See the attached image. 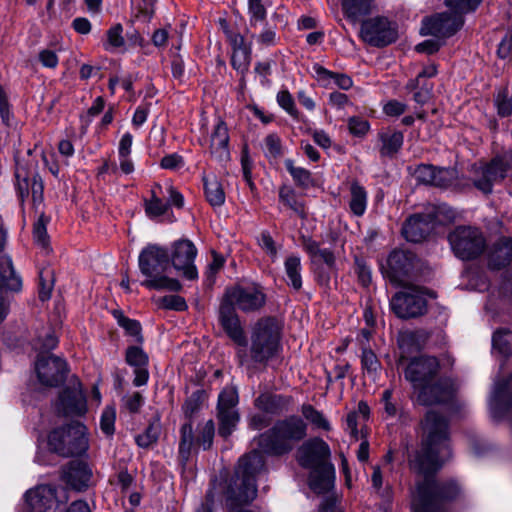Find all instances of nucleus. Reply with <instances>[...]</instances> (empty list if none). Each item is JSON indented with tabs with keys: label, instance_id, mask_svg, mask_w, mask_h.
Masks as SVG:
<instances>
[{
	"label": "nucleus",
	"instance_id": "f257e3e1",
	"mask_svg": "<svg viewBox=\"0 0 512 512\" xmlns=\"http://www.w3.org/2000/svg\"><path fill=\"white\" fill-rule=\"evenodd\" d=\"M422 428L421 448L408 459L412 470L424 476L417 485L415 512H445L444 500H453L459 494L455 483H437L433 476L442 467L441 453L448 449V419L435 410H429L420 422Z\"/></svg>",
	"mask_w": 512,
	"mask_h": 512
},
{
	"label": "nucleus",
	"instance_id": "f03ea898",
	"mask_svg": "<svg viewBox=\"0 0 512 512\" xmlns=\"http://www.w3.org/2000/svg\"><path fill=\"white\" fill-rule=\"evenodd\" d=\"M281 326L273 316L259 318L251 328L250 345L238 350L237 357L241 366L267 364L279 355L281 350Z\"/></svg>",
	"mask_w": 512,
	"mask_h": 512
},
{
	"label": "nucleus",
	"instance_id": "7ed1b4c3",
	"mask_svg": "<svg viewBox=\"0 0 512 512\" xmlns=\"http://www.w3.org/2000/svg\"><path fill=\"white\" fill-rule=\"evenodd\" d=\"M264 466V457L258 450H253L239 459L226 492L227 505L231 509L248 504L256 498V476Z\"/></svg>",
	"mask_w": 512,
	"mask_h": 512
},
{
	"label": "nucleus",
	"instance_id": "20e7f679",
	"mask_svg": "<svg viewBox=\"0 0 512 512\" xmlns=\"http://www.w3.org/2000/svg\"><path fill=\"white\" fill-rule=\"evenodd\" d=\"M307 436V424L296 415L277 420L257 438L258 447L270 456L289 454Z\"/></svg>",
	"mask_w": 512,
	"mask_h": 512
},
{
	"label": "nucleus",
	"instance_id": "39448f33",
	"mask_svg": "<svg viewBox=\"0 0 512 512\" xmlns=\"http://www.w3.org/2000/svg\"><path fill=\"white\" fill-rule=\"evenodd\" d=\"M139 269L146 277L142 285L154 290L178 292L182 285L177 279L170 278L166 272L170 269V257L167 249L156 244L146 246L139 254Z\"/></svg>",
	"mask_w": 512,
	"mask_h": 512
},
{
	"label": "nucleus",
	"instance_id": "423d86ee",
	"mask_svg": "<svg viewBox=\"0 0 512 512\" xmlns=\"http://www.w3.org/2000/svg\"><path fill=\"white\" fill-rule=\"evenodd\" d=\"M50 452L69 458L82 456L89 448L87 428L79 421H71L53 429L47 438Z\"/></svg>",
	"mask_w": 512,
	"mask_h": 512
},
{
	"label": "nucleus",
	"instance_id": "0eeeda50",
	"mask_svg": "<svg viewBox=\"0 0 512 512\" xmlns=\"http://www.w3.org/2000/svg\"><path fill=\"white\" fill-rule=\"evenodd\" d=\"M447 238L454 255L463 261L477 259L486 248L485 236L476 227L457 226L449 232Z\"/></svg>",
	"mask_w": 512,
	"mask_h": 512
},
{
	"label": "nucleus",
	"instance_id": "6e6552de",
	"mask_svg": "<svg viewBox=\"0 0 512 512\" xmlns=\"http://www.w3.org/2000/svg\"><path fill=\"white\" fill-rule=\"evenodd\" d=\"M29 512H64L67 490L52 484H40L25 493Z\"/></svg>",
	"mask_w": 512,
	"mask_h": 512
},
{
	"label": "nucleus",
	"instance_id": "1a4fd4ad",
	"mask_svg": "<svg viewBox=\"0 0 512 512\" xmlns=\"http://www.w3.org/2000/svg\"><path fill=\"white\" fill-rule=\"evenodd\" d=\"M444 207L432 206L423 213H416L407 218L402 226V235L413 243L422 242L435 229L436 225L442 224L441 217Z\"/></svg>",
	"mask_w": 512,
	"mask_h": 512
},
{
	"label": "nucleus",
	"instance_id": "9d476101",
	"mask_svg": "<svg viewBox=\"0 0 512 512\" xmlns=\"http://www.w3.org/2000/svg\"><path fill=\"white\" fill-rule=\"evenodd\" d=\"M417 257L414 253L394 249L387 257L386 265L382 266L383 275L396 286L408 287L415 276Z\"/></svg>",
	"mask_w": 512,
	"mask_h": 512
},
{
	"label": "nucleus",
	"instance_id": "9b49d317",
	"mask_svg": "<svg viewBox=\"0 0 512 512\" xmlns=\"http://www.w3.org/2000/svg\"><path fill=\"white\" fill-rule=\"evenodd\" d=\"M511 168V161L504 156H496L479 166L474 164L472 166L474 174L472 183L476 189L484 194H491L493 185L502 182Z\"/></svg>",
	"mask_w": 512,
	"mask_h": 512
},
{
	"label": "nucleus",
	"instance_id": "f8f14e48",
	"mask_svg": "<svg viewBox=\"0 0 512 512\" xmlns=\"http://www.w3.org/2000/svg\"><path fill=\"white\" fill-rule=\"evenodd\" d=\"M407 291L397 292L390 301L392 311L398 318L411 319L427 312V300L418 286L408 284Z\"/></svg>",
	"mask_w": 512,
	"mask_h": 512
},
{
	"label": "nucleus",
	"instance_id": "ddd939ff",
	"mask_svg": "<svg viewBox=\"0 0 512 512\" xmlns=\"http://www.w3.org/2000/svg\"><path fill=\"white\" fill-rule=\"evenodd\" d=\"M222 300L245 313L257 312L266 304V294L258 285H235L227 288Z\"/></svg>",
	"mask_w": 512,
	"mask_h": 512
},
{
	"label": "nucleus",
	"instance_id": "4468645a",
	"mask_svg": "<svg viewBox=\"0 0 512 512\" xmlns=\"http://www.w3.org/2000/svg\"><path fill=\"white\" fill-rule=\"evenodd\" d=\"M35 371L39 382L47 387H58L63 384L69 372L66 361L53 354H38Z\"/></svg>",
	"mask_w": 512,
	"mask_h": 512
},
{
	"label": "nucleus",
	"instance_id": "2eb2a0df",
	"mask_svg": "<svg viewBox=\"0 0 512 512\" xmlns=\"http://www.w3.org/2000/svg\"><path fill=\"white\" fill-rule=\"evenodd\" d=\"M416 401L422 406H434L448 403L454 395V384L449 377L439 375L413 392Z\"/></svg>",
	"mask_w": 512,
	"mask_h": 512
},
{
	"label": "nucleus",
	"instance_id": "dca6fc26",
	"mask_svg": "<svg viewBox=\"0 0 512 512\" xmlns=\"http://www.w3.org/2000/svg\"><path fill=\"white\" fill-rule=\"evenodd\" d=\"M360 37L374 47H385L397 40L398 34L386 17L377 16L361 23Z\"/></svg>",
	"mask_w": 512,
	"mask_h": 512
},
{
	"label": "nucleus",
	"instance_id": "f3484780",
	"mask_svg": "<svg viewBox=\"0 0 512 512\" xmlns=\"http://www.w3.org/2000/svg\"><path fill=\"white\" fill-rule=\"evenodd\" d=\"M440 369V362L436 357L421 355L409 361L404 370V376L414 392L430 380L435 379L439 375Z\"/></svg>",
	"mask_w": 512,
	"mask_h": 512
},
{
	"label": "nucleus",
	"instance_id": "a211bd4d",
	"mask_svg": "<svg viewBox=\"0 0 512 512\" xmlns=\"http://www.w3.org/2000/svg\"><path fill=\"white\" fill-rule=\"evenodd\" d=\"M463 25V13L455 10L454 12H443L424 18L420 33L438 38H448L459 31Z\"/></svg>",
	"mask_w": 512,
	"mask_h": 512
},
{
	"label": "nucleus",
	"instance_id": "6ab92c4d",
	"mask_svg": "<svg viewBox=\"0 0 512 512\" xmlns=\"http://www.w3.org/2000/svg\"><path fill=\"white\" fill-rule=\"evenodd\" d=\"M197 255L195 245L188 239L175 241L172 246L170 266L182 271L183 276L188 280H195L198 277L194 259Z\"/></svg>",
	"mask_w": 512,
	"mask_h": 512
},
{
	"label": "nucleus",
	"instance_id": "aec40b11",
	"mask_svg": "<svg viewBox=\"0 0 512 512\" xmlns=\"http://www.w3.org/2000/svg\"><path fill=\"white\" fill-rule=\"evenodd\" d=\"M331 451L328 444L319 437L305 441L297 451V461L303 468H314L330 463Z\"/></svg>",
	"mask_w": 512,
	"mask_h": 512
},
{
	"label": "nucleus",
	"instance_id": "412c9836",
	"mask_svg": "<svg viewBox=\"0 0 512 512\" xmlns=\"http://www.w3.org/2000/svg\"><path fill=\"white\" fill-rule=\"evenodd\" d=\"M219 323L226 335L238 346L246 348L248 341L236 308L221 299L218 310Z\"/></svg>",
	"mask_w": 512,
	"mask_h": 512
},
{
	"label": "nucleus",
	"instance_id": "4be33fe9",
	"mask_svg": "<svg viewBox=\"0 0 512 512\" xmlns=\"http://www.w3.org/2000/svg\"><path fill=\"white\" fill-rule=\"evenodd\" d=\"M87 410L86 397L81 383L76 380L71 386L64 388L57 403V411L63 416L82 415Z\"/></svg>",
	"mask_w": 512,
	"mask_h": 512
},
{
	"label": "nucleus",
	"instance_id": "5701e85b",
	"mask_svg": "<svg viewBox=\"0 0 512 512\" xmlns=\"http://www.w3.org/2000/svg\"><path fill=\"white\" fill-rule=\"evenodd\" d=\"M93 473L89 465L80 460H72L62 467L61 480L77 492L86 491Z\"/></svg>",
	"mask_w": 512,
	"mask_h": 512
},
{
	"label": "nucleus",
	"instance_id": "b1692460",
	"mask_svg": "<svg viewBox=\"0 0 512 512\" xmlns=\"http://www.w3.org/2000/svg\"><path fill=\"white\" fill-rule=\"evenodd\" d=\"M512 262V237H499L487 250V266L501 270Z\"/></svg>",
	"mask_w": 512,
	"mask_h": 512
},
{
	"label": "nucleus",
	"instance_id": "393cba45",
	"mask_svg": "<svg viewBox=\"0 0 512 512\" xmlns=\"http://www.w3.org/2000/svg\"><path fill=\"white\" fill-rule=\"evenodd\" d=\"M125 361L128 365L134 367L133 384L137 387L143 386L148 382L149 372L147 369L149 357L143 349L137 345L129 346L126 349Z\"/></svg>",
	"mask_w": 512,
	"mask_h": 512
},
{
	"label": "nucleus",
	"instance_id": "a878e982",
	"mask_svg": "<svg viewBox=\"0 0 512 512\" xmlns=\"http://www.w3.org/2000/svg\"><path fill=\"white\" fill-rule=\"evenodd\" d=\"M309 478L310 488L317 494L329 492L334 486L335 470L331 464L311 468Z\"/></svg>",
	"mask_w": 512,
	"mask_h": 512
},
{
	"label": "nucleus",
	"instance_id": "bb28decb",
	"mask_svg": "<svg viewBox=\"0 0 512 512\" xmlns=\"http://www.w3.org/2000/svg\"><path fill=\"white\" fill-rule=\"evenodd\" d=\"M292 398L273 393H262L255 399V406L268 414L279 415L288 409Z\"/></svg>",
	"mask_w": 512,
	"mask_h": 512
},
{
	"label": "nucleus",
	"instance_id": "cd10ccee",
	"mask_svg": "<svg viewBox=\"0 0 512 512\" xmlns=\"http://www.w3.org/2000/svg\"><path fill=\"white\" fill-rule=\"evenodd\" d=\"M0 285L12 292H19L22 288L21 277L16 273L12 259L7 256L0 257Z\"/></svg>",
	"mask_w": 512,
	"mask_h": 512
},
{
	"label": "nucleus",
	"instance_id": "c85d7f7f",
	"mask_svg": "<svg viewBox=\"0 0 512 512\" xmlns=\"http://www.w3.org/2000/svg\"><path fill=\"white\" fill-rule=\"evenodd\" d=\"M228 142H229V135H228V128L226 124L223 121H220L212 135H211V153L215 155L220 160L226 159L229 156L228 151Z\"/></svg>",
	"mask_w": 512,
	"mask_h": 512
},
{
	"label": "nucleus",
	"instance_id": "c756f323",
	"mask_svg": "<svg viewBox=\"0 0 512 512\" xmlns=\"http://www.w3.org/2000/svg\"><path fill=\"white\" fill-rule=\"evenodd\" d=\"M301 239L304 249L311 257L312 263L322 261L329 268H333L335 266V256L331 250L321 249L319 243L311 237L302 236Z\"/></svg>",
	"mask_w": 512,
	"mask_h": 512
},
{
	"label": "nucleus",
	"instance_id": "7c9ffc66",
	"mask_svg": "<svg viewBox=\"0 0 512 512\" xmlns=\"http://www.w3.org/2000/svg\"><path fill=\"white\" fill-rule=\"evenodd\" d=\"M429 334L424 330L406 331L398 336V346L404 352L413 353L419 351Z\"/></svg>",
	"mask_w": 512,
	"mask_h": 512
},
{
	"label": "nucleus",
	"instance_id": "2f4dec72",
	"mask_svg": "<svg viewBox=\"0 0 512 512\" xmlns=\"http://www.w3.org/2000/svg\"><path fill=\"white\" fill-rule=\"evenodd\" d=\"M16 167H15V178H16V189L20 200L23 202L30 193L32 175L34 172L31 171L28 164L20 163L17 156H15Z\"/></svg>",
	"mask_w": 512,
	"mask_h": 512
},
{
	"label": "nucleus",
	"instance_id": "473e14b6",
	"mask_svg": "<svg viewBox=\"0 0 512 512\" xmlns=\"http://www.w3.org/2000/svg\"><path fill=\"white\" fill-rule=\"evenodd\" d=\"M373 0H342L344 15L352 22L371 13Z\"/></svg>",
	"mask_w": 512,
	"mask_h": 512
},
{
	"label": "nucleus",
	"instance_id": "72a5a7b5",
	"mask_svg": "<svg viewBox=\"0 0 512 512\" xmlns=\"http://www.w3.org/2000/svg\"><path fill=\"white\" fill-rule=\"evenodd\" d=\"M205 196L213 207H220L225 202V192L220 181L215 177H203Z\"/></svg>",
	"mask_w": 512,
	"mask_h": 512
},
{
	"label": "nucleus",
	"instance_id": "f704fd0d",
	"mask_svg": "<svg viewBox=\"0 0 512 512\" xmlns=\"http://www.w3.org/2000/svg\"><path fill=\"white\" fill-rule=\"evenodd\" d=\"M113 317L118 325L125 330L126 335L133 337L137 344L144 342L142 335V326L139 321L126 317L122 310L115 309L112 311Z\"/></svg>",
	"mask_w": 512,
	"mask_h": 512
},
{
	"label": "nucleus",
	"instance_id": "c9c22d12",
	"mask_svg": "<svg viewBox=\"0 0 512 512\" xmlns=\"http://www.w3.org/2000/svg\"><path fill=\"white\" fill-rule=\"evenodd\" d=\"M195 443L192 421H187L181 426L179 441V458L183 465L190 458Z\"/></svg>",
	"mask_w": 512,
	"mask_h": 512
},
{
	"label": "nucleus",
	"instance_id": "e433bc0d",
	"mask_svg": "<svg viewBox=\"0 0 512 512\" xmlns=\"http://www.w3.org/2000/svg\"><path fill=\"white\" fill-rule=\"evenodd\" d=\"M382 142L380 153L385 157L394 156L403 144V134L399 131H384L379 134Z\"/></svg>",
	"mask_w": 512,
	"mask_h": 512
},
{
	"label": "nucleus",
	"instance_id": "4c0bfd02",
	"mask_svg": "<svg viewBox=\"0 0 512 512\" xmlns=\"http://www.w3.org/2000/svg\"><path fill=\"white\" fill-rule=\"evenodd\" d=\"M217 419L219 421L218 434L227 439L239 421L237 410H218Z\"/></svg>",
	"mask_w": 512,
	"mask_h": 512
},
{
	"label": "nucleus",
	"instance_id": "58836bf2",
	"mask_svg": "<svg viewBox=\"0 0 512 512\" xmlns=\"http://www.w3.org/2000/svg\"><path fill=\"white\" fill-rule=\"evenodd\" d=\"M279 199L284 205L293 210L300 218H307L304 203L297 199L296 192L293 188L287 185L281 186L279 189Z\"/></svg>",
	"mask_w": 512,
	"mask_h": 512
},
{
	"label": "nucleus",
	"instance_id": "ea45409f",
	"mask_svg": "<svg viewBox=\"0 0 512 512\" xmlns=\"http://www.w3.org/2000/svg\"><path fill=\"white\" fill-rule=\"evenodd\" d=\"M493 405L504 412L512 406V392L509 390V380H504L496 385L493 394Z\"/></svg>",
	"mask_w": 512,
	"mask_h": 512
},
{
	"label": "nucleus",
	"instance_id": "a19ab883",
	"mask_svg": "<svg viewBox=\"0 0 512 512\" xmlns=\"http://www.w3.org/2000/svg\"><path fill=\"white\" fill-rule=\"evenodd\" d=\"M350 192V209L355 215L361 216L366 209L367 193L364 187H362L357 181H354L351 184Z\"/></svg>",
	"mask_w": 512,
	"mask_h": 512
},
{
	"label": "nucleus",
	"instance_id": "79ce46f5",
	"mask_svg": "<svg viewBox=\"0 0 512 512\" xmlns=\"http://www.w3.org/2000/svg\"><path fill=\"white\" fill-rule=\"evenodd\" d=\"M58 344V337L51 328H43L34 339V347L39 354H49Z\"/></svg>",
	"mask_w": 512,
	"mask_h": 512
},
{
	"label": "nucleus",
	"instance_id": "37998d69",
	"mask_svg": "<svg viewBox=\"0 0 512 512\" xmlns=\"http://www.w3.org/2000/svg\"><path fill=\"white\" fill-rule=\"evenodd\" d=\"M285 166L298 187L307 189L314 185L311 173L307 169L296 167L291 159L285 161Z\"/></svg>",
	"mask_w": 512,
	"mask_h": 512
},
{
	"label": "nucleus",
	"instance_id": "c03bdc74",
	"mask_svg": "<svg viewBox=\"0 0 512 512\" xmlns=\"http://www.w3.org/2000/svg\"><path fill=\"white\" fill-rule=\"evenodd\" d=\"M300 258L290 256L285 261V271L290 284L295 290H300L302 287V278L300 275Z\"/></svg>",
	"mask_w": 512,
	"mask_h": 512
},
{
	"label": "nucleus",
	"instance_id": "a18cd8bd",
	"mask_svg": "<svg viewBox=\"0 0 512 512\" xmlns=\"http://www.w3.org/2000/svg\"><path fill=\"white\" fill-rule=\"evenodd\" d=\"M301 412L302 415L317 428H321L325 431H329L331 429L328 420L320 411L316 410L312 405H303L301 408Z\"/></svg>",
	"mask_w": 512,
	"mask_h": 512
},
{
	"label": "nucleus",
	"instance_id": "49530a36",
	"mask_svg": "<svg viewBox=\"0 0 512 512\" xmlns=\"http://www.w3.org/2000/svg\"><path fill=\"white\" fill-rule=\"evenodd\" d=\"M48 222L49 218L45 217L44 214H41L33 227L34 239L36 243L40 245L43 249L49 248V236L47 234L46 228Z\"/></svg>",
	"mask_w": 512,
	"mask_h": 512
},
{
	"label": "nucleus",
	"instance_id": "de8ad7c7",
	"mask_svg": "<svg viewBox=\"0 0 512 512\" xmlns=\"http://www.w3.org/2000/svg\"><path fill=\"white\" fill-rule=\"evenodd\" d=\"M204 397L203 390L193 392L183 404V412L188 421H192L193 415L200 409Z\"/></svg>",
	"mask_w": 512,
	"mask_h": 512
},
{
	"label": "nucleus",
	"instance_id": "09e8293b",
	"mask_svg": "<svg viewBox=\"0 0 512 512\" xmlns=\"http://www.w3.org/2000/svg\"><path fill=\"white\" fill-rule=\"evenodd\" d=\"M151 199L145 201V212L149 217H158L166 213L169 203L163 202L155 193L151 191Z\"/></svg>",
	"mask_w": 512,
	"mask_h": 512
},
{
	"label": "nucleus",
	"instance_id": "8fccbe9b",
	"mask_svg": "<svg viewBox=\"0 0 512 512\" xmlns=\"http://www.w3.org/2000/svg\"><path fill=\"white\" fill-rule=\"evenodd\" d=\"M39 280V298L41 301H46L50 298L53 289V271L50 269H42L39 273Z\"/></svg>",
	"mask_w": 512,
	"mask_h": 512
},
{
	"label": "nucleus",
	"instance_id": "3c124183",
	"mask_svg": "<svg viewBox=\"0 0 512 512\" xmlns=\"http://www.w3.org/2000/svg\"><path fill=\"white\" fill-rule=\"evenodd\" d=\"M251 61V50H234L231 57V64L234 69L242 75L248 71Z\"/></svg>",
	"mask_w": 512,
	"mask_h": 512
},
{
	"label": "nucleus",
	"instance_id": "603ef678",
	"mask_svg": "<svg viewBox=\"0 0 512 512\" xmlns=\"http://www.w3.org/2000/svg\"><path fill=\"white\" fill-rule=\"evenodd\" d=\"M215 434V425L213 420H208L202 427L200 434L196 440V444L202 446L204 450H209L213 444Z\"/></svg>",
	"mask_w": 512,
	"mask_h": 512
},
{
	"label": "nucleus",
	"instance_id": "864d4df0",
	"mask_svg": "<svg viewBox=\"0 0 512 512\" xmlns=\"http://www.w3.org/2000/svg\"><path fill=\"white\" fill-rule=\"evenodd\" d=\"M498 114L502 117L511 115L512 113V97L509 96L508 90L503 88L495 98Z\"/></svg>",
	"mask_w": 512,
	"mask_h": 512
},
{
	"label": "nucleus",
	"instance_id": "5fc2aeb1",
	"mask_svg": "<svg viewBox=\"0 0 512 512\" xmlns=\"http://www.w3.org/2000/svg\"><path fill=\"white\" fill-rule=\"evenodd\" d=\"M238 395L234 389H224L218 398L217 410H236Z\"/></svg>",
	"mask_w": 512,
	"mask_h": 512
},
{
	"label": "nucleus",
	"instance_id": "6e6d98bb",
	"mask_svg": "<svg viewBox=\"0 0 512 512\" xmlns=\"http://www.w3.org/2000/svg\"><path fill=\"white\" fill-rule=\"evenodd\" d=\"M159 437V429L157 426L150 424L144 431V433L136 437V443L142 448H149L151 445L157 442Z\"/></svg>",
	"mask_w": 512,
	"mask_h": 512
},
{
	"label": "nucleus",
	"instance_id": "4d7b16f0",
	"mask_svg": "<svg viewBox=\"0 0 512 512\" xmlns=\"http://www.w3.org/2000/svg\"><path fill=\"white\" fill-rule=\"evenodd\" d=\"M115 418V409L111 406L106 407L101 415L100 428L107 436H112L114 434Z\"/></svg>",
	"mask_w": 512,
	"mask_h": 512
},
{
	"label": "nucleus",
	"instance_id": "13d9d810",
	"mask_svg": "<svg viewBox=\"0 0 512 512\" xmlns=\"http://www.w3.org/2000/svg\"><path fill=\"white\" fill-rule=\"evenodd\" d=\"M433 85L429 82H420V86L416 89L411 90L413 93V99L416 103L424 105L428 103L433 97Z\"/></svg>",
	"mask_w": 512,
	"mask_h": 512
},
{
	"label": "nucleus",
	"instance_id": "bf43d9fd",
	"mask_svg": "<svg viewBox=\"0 0 512 512\" xmlns=\"http://www.w3.org/2000/svg\"><path fill=\"white\" fill-rule=\"evenodd\" d=\"M482 0H445L446 6L460 13L474 11Z\"/></svg>",
	"mask_w": 512,
	"mask_h": 512
},
{
	"label": "nucleus",
	"instance_id": "052dcab7",
	"mask_svg": "<svg viewBox=\"0 0 512 512\" xmlns=\"http://www.w3.org/2000/svg\"><path fill=\"white\" fill-rule=\"evenodd\" d=\"M361 364L363 369L373 374H375L381 366L376 354L371 349L367 348H364L362 351Z\"/></svg>",
	"mask_w": 512,
	"mask_h": 512
},
{
	"label": "nucleus",
	"instance_id": "680f3d73",
	"mask_svg": "<svg viewBox=\"0 0 512 512\" xmlns=\"http://www.w3.org/2000/svg\"><path fill=\"white\" fill-rule=\"evenodd\" d=\"M348 128L354 136H364L370 128L369 122L361 117L353 116L348 120Z\"/></svg>",
	"mask_w": 512,
	"mask_h": 512
},
{
	"label": "nucleus",
	"instance_id": "e2e57ef3",
	"mask_svg": "<svg viewBox=\"0 0 512 512\" xmlns=\"http://www.w3.org/2000/svg\"><path fill=\"white\" fill-rule=\"evenodd\" d=\"M454 174L455 173L453 169L435 167V182H433V186L441 188L449 186L453 181Z\"/></svg>",
	"mask_w": 512,
	"mask_h": 512
},
{
	"label": "nucleus",
	"instance_id": "0e129e2a",
	"mask_svg": "<svg viewBox=\"0 0 512 512\" xmlns=\"http://www.w3.org/2000/svg\"><path fill=\"white\" fill-rule=\"evenodd\" d=\"M434 173L435 167L433 165L421 164L415 170V177L419 182L433 186V182H435Z\"/></svg>",
	"mask_w": 512,
	"mask_h": 512
},
{
	"label": "nucleus",
	"instance_id": "69168bd1",
	"mask_svg": "<svg viewBox=\"0 0 512 512\" xmlns=\"http://www.w3.org/2000/svg\"><path fill=\"white\" fill-rule=\"evenodd\" d=\"M437 74V67L435 64L428 65L417 75L414 80H410L407 85V90H414L420 86V82H427L426 78H431Z\"/></svg>",
	"mask_w": 512,
	"mask_h": 512
},
{
	"label": "nucleus",
	"instance_id": "338daca9",
	"mask_svg": "<svg viewBox=\"0 0 512 512\" xmlns=\"http://www.w3.org/2000/svg\"><path fill=\"white\" fill-rule=\"evenodd\" d=\"M354 260H355L356 273L358 275V279H359L360 283L364 287H368L372 281L371 271H370L369 267L367 266L365 260L360 257L356 256Z\"/></svg>",
	"mask_w": 512,
	"mask_h": 512
},
{
	"label": "nucleus",
	"instance_id": "774afa93",
	"mask_svg": "<svg viewBox=\"0 0 512 512\" xmlns=\"http://www.w3.org/2000/svg\"><path fill=\"white\" fill-rule=\"evenodd\" d=\"M277 101L291 116L295 118L298 117V111L295 108L293 97L287 90H282L277 94Z\"/></svg>",
	"mask_w": 512,
	"mask_h": 512
}]
</instances>
